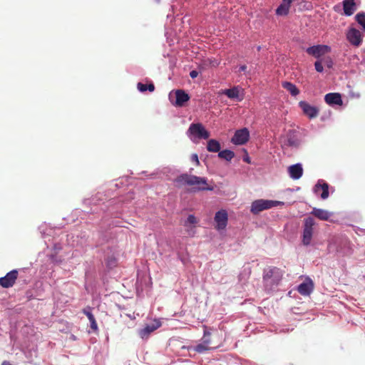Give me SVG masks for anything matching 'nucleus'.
I'll use <instances>...</instances> for the list:
<instances>
[{"instance_id":"1","label":"nucleus","mask_w":365,"mask_h":365,"mask_svg":"<svg viewBox=\"0 0 365 365\" xmlns=\"http://www.w3.org/2000/svg\"><path fill=\"white\" fill-rule=\"evenodd\" d=\"M142 174L149 180L172 181V182H207V178L192 175L187 173H180L175 166L158 168L150 173L143 171Z\"/></svg>"},{"instance_id":"2","label":"nucleus","mask_w":365,"mask_h":365,"mask_svg":"<svg viewBox=\"0 0 365 365\" xmlns=\"http://www.w3.org/2000/svg\"><path fill=\"white\" fill-rule=\"evenodd\" d=\"M283 277V272L278 267H270L264 269L263 282L267 292L272 291L278 286Z\"/></svg>"},{"instance_id":"3","label":"nucleus","mask_w":365,"mask_h":365,"mask_svg":"<svg viewBox=\"0 0 365 365\" xmlns=\"http://www.w3.org/2000/svg\"><path fill=\"white\" fill-rule=\"evenodd\" d=\"M190 140L197 144L200 140H207L210 136V132L202 123H192L186 131Z\"/></svg>"},{"instance_id":"4","label":"nucleus","mask_w":365,"mask_h":365,"mask_svg":"<svg viewBox=\"0 0 365 365\" xmlns=\"http://www.w3.org/2000/svg\"><path fill=\"white\" fill-rule=\"evenodd\" d=\"M168 98L175 107H183L190 101L189 93L182 89L173 90L169 93Z\"/></svg>"},{"instance_id":"5","label":"nucleus","mask_w":365,"mask_h":365,"mask_svg":"<svg viewBox=\"0 0 365 365\" xmlns=\"http://www.w3.org/2000/svg\"><path fill=\"white\" fill-rule=\"evenodd\" d=\"M283 205L284 202L281 201L260 199L252 202L250 211L253 214L257 215L263 210Z\"/></svg>"},{"instance_id":"6","label":"nucleus","mask_w":365,"mask_h":365,"mask_svg":"<svg viewBox=\"0 0 365 365\" xmlns=\"http://www.w3.org/2000/svg\"><path fill=\"white\" fill-rule=\"evenodd\" d=\"M314 225L315 221L312 217H308L304 220L302 243L305 246H308L311 244Z\"/></svg>"},{"instance_id":"7","label":"nucleus","mask_w":365,"mask_h":365,"mask_svg":"<svg viewBox=\"0 0 365 365\" xmlns=\"http://www.w3.org/2000/svg\"><path fill=\"white\" fill-rule=\"evenodd\" d=\"M363 34L353 26H349L346 31V38L353 46L359 47L363 43Z\"/></svg>"},{"instance_id":"8","label":"nucleus","mask_w":365,"mask_h":365,"mask_svg":"<svg viewBox=\"0 0 365 365\" xmlns=\"http://www.w3.org/2000/svg\"><path fill=\"white\" fill-rule=\"evenodd\" d=\"M220 94L226 96L229 99L241 102L245 98L244 89L240 86H234L230 88L221 89Z\"/></svg>"},{"instance_id":"9","label":"nucleus","mask_w":365,"mask_h":365,"mask_svg":"<svg viewBox=\"0 0 365 365\" xmlns=\"http://www.w3.org/2000/svg\"><path fill=\"white\" fill-rule=\"evenodd\" d=\"M331 48L326 44H316L305 48V51L316 59H322V58L330 53Z\"/></svg>"},{"instance_id":"10","label":"nucleus","mask_w":365,"mask_h":365,"mask_svg":"<svg viewBox=\"0 0 365 365\" xmlns=\"http://www.w3.org/2000/svg\"><path fill=\"white\" fill-rule=\"evenodd\" d=\"M250 138V132L247 127H243L235 131L230 142L235 145H245Z\"/></svg>"},{"instance_id":"11","label":"nucleus","mask_w":365,"mask_h":365,"mask_svg":"<svg viewBox=\"0 0 365 365\" xmlns=\"http://www.w3.org/2000/svg\"><path fill=\"white\" fill-rule=\"evenodd\" d=\"M199 221L194 215H189L186 220L180 221V224L185 227V232L187 237H193L195 235L196 227Z\"/></svg>"},{"instance_id":"12","label":"nucleus","mask_w":365,"mask_h":365,"mask_svg":"<svg viewBox=\"0 0 365 365\" xmlns=\"http://www.w3.org/2000/svg\"><path fill=\"white\" fill-rule=\"evenodd\" d=\"M302 135L294 129L289 130L285 140V144L288 147L294 149H298L302 145Z\"/></svg>"},{"instance_id":"13","label":"nucleus","mask_w":365,"mask_h":365,"mask_svg":"<svg viewBox=\"0 0 365 365\" xmlns=\"http://www.w3.org/2000/svg\"><path fill=\"white\" fill-rule=\"evenodd\" d=\"M324 102L332 108L342 106L344 104L342 94L336 92L327 93L324 97Z\"/></svg>"},{"instance_id":"14","label":"nucleus","mask_w":365,"mask_h":365,"mask_svg":"<svg viewBox=\"0 0 365 365\" xmlns=\"http://www.w3.org/2000/svg\"><path fill=\"white\" fill-rule=\"evenodd\" d=\"M299 107L303 112V114L309 119L316 118L319 113V109L316 106L311 105L306 101L299 102Z\"/></svg>"},{"instance_id":"15","label":"nucleus","mask_w":365,"mask_h":365,"mask_svg":"<svg viewBox=\"0 0 365 365\" xmlns=\"http://www.w3.org/2000/svg\"><path fill=\"white\" fill-rule=\"evenodd\" d=\"M19 276L17 269H13L4 277H0V286L3 288H10L14 285Z\"/></svg>"},{"instance_id":"16","label":"nucleus","mask_w":365,"mask_h":365,"mask_svg":"<svg viewBox=\"0 0 365 365\" xmlns=\"http://www.w3.org/2000/svg\"><path fill=\"white\" fill-rule=\"evenodd\" d=\"M214 220L216 223L215 228L217 230H225L227 225L228 222L227 212L224 209L217 211L215 213Z\"/></svg>"},{"instance_id":"17","label":"nucleus","mask_w":365,"mask_h":365,"mask_svg":"<svg viewBox=\"0 0 365 365\" xmlns=\"http://www.w3.org/2000/svg\"><path fill=\"white\" fill-rule=\"evenodd\" d=\"M289 176L294 180H299L304 173L303 165L301 163L291 165L287 168Z\"/></svg>"},{"instance_id":"18","label":"nucleus","mask_w":365,"mask_h":365,"mask_svg":"<svg viewBox=\"0 0 365 365\" xmlns=\"http://www.w3.org/2000/svg\"><path fill=\"white\" fill-rule=\"evenodd\" d=\"M343 14L346 16H351L356 11L358 6L355 0H343Z\"/></svg>"},{"instance_id":"19","label":"nucleus","mask_w":365,"mask_h":365,"mask_svg":"<svg viewBox=\"0 0 365 365\" xmlns=\"http://www.w3.org/2000/svg\"><path fill=\"white\" fill-rule=\"evenodd\" d=\"M220 61L215 58H207L206 59H203L197 64V68L200 71H204L207 68H217L219 66Z\"/></svg>"},{"instance_id":"20","label":"nucleus","mask_w":365,"mask_h":365,"mask_svg":"<svg viewBox=\"0 0 365 365\" xmlns=\"http://www.w3.org/2000/svg\"><path fill=\"white\" fill-rule=\"evenodd\" d=\"M161 326V322L158 320H155L154 323L151 324H147L144 328L139 331V335L142 339H147L149 335L158 329Z\"/></svg>"},{"instance_id":"21","label":"nucleus","mask_w":365,"mask_h":365,"mask_svg":"<svg viewBox=\"0 0 365 365\" xmlns=\"http://www.w3.org/2000/svg\"><path fill=\"white\" fill-rule=\"evenodd\" d=\"M313 190L316 195L320 196L323 200L329 197L328 184H315Z\"/></svg>"},{"instance_id":"22","label":"nucleus","mask_w":365,"mask_h":365,"mask_svg":"<svg viewBox=\"0 0 365 365\" xmlns=\"http://www.w3.org/2000/svg\"><path fill=\"white\" fill-rule=\"evenodd\" d=\"M210 335V333L209 331H205L203 336V343L197 345L194 349L195 351H196L198 353H203L210 349L208 345L210 341V339L207 338Z\"/></svg>"},{"instance_id":"23","label":"nucleus","mask_w":365,"mask_h":365,"mask_svg":"<svg viewBox=\"0 0 365 365\" xmlns=\"http://www.w3.org/2000/svg\"><path fill=\"white\" fill-rule=\"evenodd\" d=\"M155 85L153 81H149L147 83L138 82L137 83V89L141 93L146 92L152 93L155 91Z\"/></svg>"},{"instance_id":"24","label":"nucleus","mask_w":365,"mask_h":365,"mask_svg":"<svg viewBox=\"0 0 365 365\" xmlns=\"http://www.w3.org/2000/svg\"><path fill=\"white\" fill-rule=\"evenodd\" d=\"M311 215L321 220H328L331 215V214L327 210L315 207L313 208L312 211L311 212Z\"/></svg>"},{"instance_id":"25","label":"nucleus","mask_w":365,"mask_h":365,"mask_svg":"<svg viewBox=\"0 0 365 365\" xmlns=\"http://www.w3.org/2000/svg\"><path fill=\"white\" fill-rule=\"evenodd\" d=\"M207 140V146H206L207 150L210 153H218L220 151V150L221 149L220 143L215 138H211V139L208 138Z\"/></svg>"},{"instance_id":"26","label":"nucleus","mask_w":365,"mask_h":365,"mask_svg":"<svg viewBox=\"0 0 365 365\" xmlns=\"http://www.w3.org/2000/svg\"><path fill=\"white\" fill-rule=\"evenodd\" d=\"M282 86L284 89L289 91L292 96H297L300 93L298 87L290 81H283Z\"/></svg>"},{"instance_id":"27","label":"nucleus","mask_w":365,"mask_h":365,"mask_svg":"<svg viewBox=\"0 0 365 365\" xmlns=\"http://www.w3.org/2000/svg\"><path fill=\"white\" fill-rule=\"evenodd\" d=\"M217 156L222 160L230 162L232 159L235 156V153L233 150L226 148L222 150H220V151L217 153Z\"/></svg>"},{"instance_id":"28","label":"nucleus","mask_w":365,"mask_h":365,"mask_svg":"<svg viewBox=\"0 0 365 365\" xmlns=\"http://www.w3.org/2000/svg\"><path fill=\"white\" fill-rule=\"evenodd\" d=\"M291 6L281 2L275 9V14L277 16H286L289 14Z\"/></svg>"},{"instance_id":"29","label":"nucleus","mask_w":365,"mask_h":365,"mask_svg":"<svg viewBox=\"0 0 365 365\" xmlns=\"http://www.w3.org/2000/svg\"><path fill=\"white\" fill-rule=\"evenodd\" d=\"M313 289V284L312 282H303L298 286L297 291L302 295H308L311 293Z\"/></svg>"},{"instance_id":"30","label":"nucleus","mask_w":365,"mask_h":365,"mask_svg":"<svg viewBox=\"0 0 365 365\" xmlns=\"http://www.w3.org/2000/svg\"><path fill=\"white\" fill-rule=\"evenodd\" d=\"M192 187L188 188L187 190L190 192H198L201 190H212L214 187L212 186L208 185V184H202V186H200V184H189Z\"/></svg>"},{"instance_id":"31","label":"nucleus","mask_w":365,"mask_h":365,"mask_svg":"<svg viewBox=\"0 0 365 365\" xmlns=\"http://www.w3.org/2000/svg\"><path fill=\"white\" fill-rule=\"evenodd\" d=\"M354 19H355L356 22L360 26L362 32H365V12L364 11L358 12L355 15Z\"/></svg>"},{"instance_id":"32","label":"nucleus","mask_w":365,"mask_h":365,"mask_svg":"<svg viewBox=\"0 0 365 365\" xmlns=\"http://www.w3.org/2000/svg\"><path fill=\"white\" fill-rule=\"evenodd\" d=\"M322 63L328 68H332L334 66V61L330 56H325L322 58Z\"/></svg>"},{"instance_id":"33","label":"nucleus","mask_w":365,"mask_h":365,"mask_svg":"<svg viewBox=\"0 0 365 365\" xmlns=\"http://www.w3.org/2000/svg\"><path fill=\"white\" fill-rule=\"evenodd\" d=\"M322 59H317V61L314 62V69L316 70L317 72L318 73H323L324 69V67L322 66Z\"/></svg>"},{"instance_id":"34","label":"nucleus","mask_w":365,"mask_h":365,"mask_svg":"<svg viewBox=\"0 0 365 365\" xmlns=\"http://www.w3.org/2000/svg\"><path fill=\"white\" fill-rule=\"evenodd\" d=\"M88 319L91 323V328L93 331H97L98 330V324H97V322L96 321V319H95L93 314H92L91 316H89V317Z\"/></svg>"},{"instance_id":"35","label":"nucleus","mask_w":365,"mask_h":365,"mask_svg":"<svg viewBox=\"0 0 365 365\" xmlns=\"http://www.w3.org/2000/svg\"><path fill=\"white\" fill-rule=\"evenodd\" d=\"M244 150V155L242 157V159L244 162L250 164L251 163V158L250 157V155L246 149H243Z\"/></svg>"},{"instance_id":"36","label":"nucleus","mask_w":365,"mask_h":365,"mask_svg":"<svg viewBox=\"0 0 365 365\" xmlns=\"http://www.w3.org/2000/svg\"><path fill=\"white\" fill-rule=\"evenodd\" d=\"M202 71H200V70L197 68V69H194V70H192L190 72V76L191 78L192 79H195V78H197L199 75L200 73H202Z\"/></svg>"},{"instance_id":"37","label":"nucleus","mask_w":365,"mask_h":365,"mask_svg":"<svg viewBox=\"0 0 365 365\" xmlns=\"http://www.w3.org/2000/svg\"><path fill=\"white\" fill-rule=\"evenodd\" d=\"M190 159H191V161L195 163L196 165H200V160H199L197 154H196V153L192 154Z\"/></svg>"},{"instance_id":"38","label":"nucleus","mask_w":365,"mask_h":365,"mask_svg":"<svg viewBox=\"0 0 365 365\" xmlns=\"http://www.w3.org/2000/svg\"><path fill=\"white\" fill-rule=\"evenodd\" d=\"M91 307H87L82 310V312L88 318L89 316H91L93 314L91 313Z\"/></svg>"},{"instance_id":"39","label":"nucleus","mask_w":365,"mask_h":365,"mask_svg":"<svg viewBox=\"0 0 365 365\" xmlns=\"http://www.w3.org/2000/svg\"><path fill=\"white\" fill-rule=\"evenodd\" d=\"M169 63H170V66H169L170 68H173V67L175 66L176 60L173 57H170Z\"/></svg>"},{"instance_id":"40","label":"nucleus","mask_w":365,"mask_h":365,"mask_svg":"<svg viewBox=\"0 0 365 365\" xmlns=\"http://www.w3.org/2000/svg\"><path fill=\"white\" fill-rule=\"evenodd\" d=\"M247 67L245 64L240 65L239 66L238 72H244L245 73L247 71Z\"/></svg>"},{"instance_id":"41","label":"nucleus","mask_w":365,"mask_h":365,"mask_svg":"<svg viewBox=\"0 0 365 365\" xmlns=\"http://www.w3.org/2000/svg\"><path fill=\"white\" fill-rule=\"evenodd\" d=\"M131 178L128 175H124V176H122V177H120L119 179L121 180V182H123V180H125V181H128Z\"/></svg>"},{"instance_id":"42","label":"nucleus","mask_w":365,"mask_h":365,"mask_svg":"<svg viewBox=\"0 0 365 365\" xmlns=\"http://www.w3.org/2000/svg\"><path fill=\"white\" fill-rule=\"evenodd\" d=\"M295 0H282V1L285 3L286 4H288L289 6H292V4L294 1Z\"/></svg>"},{"instance_id":"43","label":"nucleus","mask_w":365,"mask_h":365,"mask_svg":"<svg viewBox=\"0 0 365 365\" xmlns=\"http://www.w3.org/2000/svg\"><path fill=\"white\" fill-rule=\"evenodd\" d=\"M317 182H319V183H322V182H327L326 180H323V179H319Z\"/></svg>"},{"instance_id":"44","label":"nucleus","mask_w":365,"mask_h":365,"mask_svg":"<svg viewBox=\"0 0 365 365\" xmlns=\"http://www.w3.org/2000/svg\"><path fill=\"white\" fill-rule=\"evenodd\" d=\"M361 64L365 66V57H364L361 61Z\"/></svg>"},{"instance_id":"45","label":"nucleus","mask_w":365,"mask_h":365,"mask_svg":"<svg viewBox=\"0 0 365 365\" xmlns=\"http://www.w3.org/2000/svg\"><path fill=\"white\" fill-rule=\"evenodd\" d=\"M2 365H11L9 361H4L3 363H2Z\"/></svg>"},{"instance_id":"46","label":"nucleus","mask_w":365,"mask_h":365,"mask_svg":"<svg viewBox=\"0 0 365 365\" xmlns=\"http://www.w3.org/2000/svg\"><path fill=\"white\" fill-rule=\"evenodd\" d=\"M321 120H323V121L325 120H326V117L324 115H322L321 117Z\"/></svg>"},{"instance_id":"47","label":"nucleus","mask_w":365,"mask_h":365,"mask_svg":"<svg viewBox=\"0 0 365 365\" xmlns=\"http://www.w3.org/2000/svg\"><path fill=\"white\" fill-rule=\"evenodd\" d=\"M257 51H260L261 50V46H257Z\"/></svg>"},{"instance_id":"48","label":"nucleus","mask_w":365,"mask_h":365,"mask_svg":"<svg viewBox=\"0 0 365 365\" xmlns=\"http://www.w3.org/2000/svg\"><path fill=\"white\" fill-rule=\"evenodd\" d=\"M336 7H337V6H334V10H335V11H337V10H336Z\"/></svg>"}]
</instances>
